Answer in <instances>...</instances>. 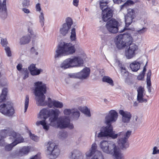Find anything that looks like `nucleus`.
I'll return each mask as SVG.
<instances>
[{
	"label": "nucleus",
	"mask_w": 159,
	"mask_h": 159,
	"mask_svg": "<svg viewBox=\"0 0 159 159\" xmlns=\"http://www.w3.org/2000/svg\"><path fill=\"white\" fill-rule=\"evenodd\" d=\"M67 125L66 128H67L70 129H72L74 128L73 124L70 123V120L69 119L67 123Z\"/></svg>",
	"instance_id": "obj_49"
},
{
	"label": "nucleus",
	"mask_w": 159,
	"mask_h": 159,
	"mask_svg": "<svg viewBox=\"0 0 159 159\" xmlns=\"http://www.w3.org/2000/svg\"><path fill=\"white\" fill-rule=\"evenodd\" d=\"M133 40L130 34L127 33L120 34L116 37L114 42L116 48L118 49H122L127 47L129 42Z\"/></svg>",
	"instance_id": "obj_5"
},
{
	"label": "nucleus",
	"mask_w": 159,
	"mask_h": 159,
	"mask_svg": "<svg viewBox=\"0 0 159 159\" xmlns=\"http://www.w3.org/2000/svg\"><path fill=\"white\" fill-rule=\"evenodd\" d=\"M28 32L30 34V37L31 38H33L34 39H35L36 37V35L34 34V32H33L32 28H28Z\"/></svg>",
	"instance_id": "obj_44"
},
{
	"label": "nucleus",
	"mask_w": 159,
	"mask_h": 159,
	"mask_svg": "<svg viewBox=\"0 0 159 159\" xmlns=\"http://www.w3.org/2000/svg\"><path fill=\"white\" fill-rule=\"evenodd\" d=\"M36 68L35 64H32L29 66L28 67V69L29 70L30 72L31 70L35 69Z\"/></svg>",
	"instance_id": "obj_59"
},
{
	"label": "nucleus",
	"mask_w": 159,
	"mask_h": 159,
	"mask_svg": "<svg viewBox=\"0 0 159 159\" xmlns=\"http://www.w3.org/2000/svg\"><path fill=\"white\" fill-rule=\"evenodd\" d=\"M132 42H129L128 43L127 47L129 46L128 49L125 51V56L127 59L132 58L136 55L135 52L138 49V46L135 43H132Z\"/></svg>",
	"instance_id": "obj_12"
},
{
	"label": "nucleus",
	"mask_w": 159,
	"mask_h": 159,
	"mask_svg": "<svg viewBox=\"0 0 159 159\" xmlns=\"http://www.w3.org/2000/svg\"><path fill=\"white\" fill-rule=\"evenodd\" d=\"M109 3V2L107 1H105L104 0H101L100 1L99 4L100 8L102 10H103V8L104 7H107V4Z\"/></svg>",
	"instance_id": "obj_36"
},
{
	"label": "nucleus",
	"mask_w": 159,
	"mask_h": 159,
	"mask_svg": "<svg viewBox=\"0 0 159 159\" xmlns=\"http://www.w3.org/2000/svg\"><path fill=\"white\" fill-rule=\"evenodd\" d=\"M120 26L119 22L116 19L111 18L107 21L106 27L108 31L112 34L119 32V27ZM120 31H119L120 32Z\"/></svg>",
	"instance_id": "obj_8"
},
{
	"label": "nucleus",
	"mask_w": 159,
	"mask_h": 159,
	"mask_svg": "<svg viewBox=\"0 0 159 159\" xmlns=\"http://www.w3.org/2000/svg\"><path fill=\"white\" fill-rule=\"evenodd\" d=\"M29 102V98L28 95H26L25 97V111L24 112L26 111L28 108Z\"/></svg>",
	"instance_id": "obj_39"
},
{
	"label": "nucleus",
	"mask_w": 159,
	"mask_h": 159,
	"mask_svg": "<svg viewBox=\"0 0 159 159\" xmlns=\"http://www.w3.org/2000/svg\"><path fill=\"white\" fill-rule=\"evenodd\" d=\"M30 148L29 146H24L19 150V152L20 156L27 154L29 152Z\"/></svg>",
	"instance_id": "obj_28"
},
{
	"label": "nucleus",
	"mask_w": 159,
	"mask_h": 159,
	"mask_svg": "<svg viewBox=\"0 0 159 159\" xmlns=\"http://www.w3.org/2000/svg\"><path fill=\"white\" fill-rule=\"evenodd\" d=\"M11 131L7 129H3L0 131V136L2 138H5L8 136H9V133Z\"/></svg>",
	"instance_id": "obj_30"
},
{
	"label": "nucleus",
	"mask_w": 159,
	"mask_h": 159,
	"mask_svg": "<svg viewBox=\"0 0 159 159\" xmlns=\"http://www.w3.org/2000/svg\"><path fill=\"white\" fill-rule=\"evenodd\" d=\"M30 137L32 140L35 141H37V137L35 136L34 134H32L31 132L30 133Z\"/></svg>",
	"instance_id": "obj_55"
},
{
	"label": "nucleus",
	"mask_w": 159,
	"mask_h": 159,
	"mask_svg": "<svg viewBox=\"0 0 159 159\" xmlns=\"http://www.w3.org/2000/svg\"><path fill=\"white\" fill-rule=\"evenodd\" d=\"M118 116V113L116 110H111L105 117V123L107 125L102 126L98 133H97V132H96V138L102 139L105 138H110L115 139L117 138L118 136L124 135V132L123 131L115 134V131H113L111 124L116 121Z\"/></svg>",
	"instance_id": "obj_1"
},
{
	"label": "nucleus",
	"mask_w": 159,
	"mask_h": 159,
	"mask_svg": "<svg viewBox=\"0 0 159 159\" xmlns=\"http://www.w3.org/2000/svg\"><path fill=\"white\" fill-rule=\"evenodd\" d=\"M31 37L29 35L24 36L20 39V43L21 45L28 43L30 41Z\"/></svg>",
	"instance_id": "obj_27"
},
{
	"label": "nucleus",
	"mask_w": 159,
	"mask_h": 159,
	"mask_svg": "<svg viewBox=\"0 0 159 159\" xmlns=\"http://www.w3.org/2000/svg\"><path fill=\"white\" fill-rule=\"evenodd\" d=\"M39 22L42 27L44 25V18L43 12H41L39 16Z\"/></svg>",
	"instance_id": "obj_37"
},
{
	"label": "nucleus",
	"mask_w": 159,
	"mask_h": 159,
	"mask_svg": "<svg viewBox=\"0 0 159 159\" xmlns=\"http://www.w3.org/2000/svg\"><path fill=\"white\" fill-rule=\"evenodd\" d=\"M83 64L82 59L79 56H74L72 58H69L65 60L61 64V68L66 69L71 68L80 67Z\"/></svg>",
	"instance_id": "obj_6"
},
{
	"label": "nucleus",
	"mask_w": 159,
	"mask_h": 159,
	"mask_svg": "<svg viewBox=\"0 0 159 159\" xmlns=\"http://www.w3.org/2000/svg\"><path fill=\"white\" fill-rule=\"evenodd\" d=\"M72 114L74 119L77 120L80 115V113L78 111H75L73 110Z\"/></svg>",
	"instance_id": "obj_38"
},
{
	"label": "nucleus",
	"mask_w": 159,
	"mask_h": 159,
	"mask_svg": "<svg viewBox=\"0 0 159 159\" xmlns=\"http://www.w3.org/2000/svg\"><path fill=\"white\" fill-rule=\"evenodd\" d=\"M34 85V94L36 96L37 104L38 105H46V102L43 103L46 98L44 94L46 93L47 91L46 84L42 81H38L35 83Z\"/></svg>",
	"instance_id": "obj_4"
},
{
	"label": "nucleus",
	"mask_w": 159,
	"mask_h": 159,
	"mask_svg": "<svg viewBox=\"0 0 159 159\" xmlns=\"http://www.w3.org/2000/svg\"><path fill=\"white\" fill-rule=\"evenodd\" d=\"M147 88L148 90V92L149 93H150L151 92V83L149 82V84H148V83H147Z\"/></svg>",
	"instance_id": "obj_64"
},
{
	"label": "nucleus",
	"mask_w": 159,
	"mask_h": 159,
	"mask_svg": "<svg viewBox=\"0 0 159 159\" xmlns=\"http://www.w3.org/2000/svg\"><path fill=\"white\" fill-rule=\"evenodd\" d=\"M4 138L1 137L0 138V146L1 147H4L6 145Z\"/></svg>",
	"instance_id": "obj_57"
},
{
	"label": "nucleus",
	"mask_w": 159,
	"mask_h": 159,
	"mask_svg": "<svg viewBox=\"0 0 159 159\" xmlns=\"http://www.w3.org/2000/svg\"><path fill=\"white\" fill-rule=\"evenodd\" d=\"M8 92L7 88H4L2 90V93L0 96V103L5 101Z\"/></svg>",
	"instance_id": "obj_26"
},
{
	"label": "nucleus",
	"mask_w": 159,
	"mask_h": 159,
	"mask_svg": "<svg viewBox=\"0 0 159 159\" xmlns=\"http://www.w3.org/2000/svg\"><path fill=\"white\" fill-rule=\"evenodd\" d=\"M147 30V29L146 28L143 27L142 29L138 31V32L140 34H143Z\"/></svg>",
	"instance_id": "obj_61"
},
{
	"label": "nucleus",
	"mask_w": 159,
	"mask_h": 159,
	"mask_svg": "<svg viewBox=\"0 0 159 159\" xmlns=\"http://www.w3.org/2000/svg\"><path fill=\"white\" fill-rule=\"evenodd\" d=\"M99 146L104 152L108 154H112L113 152V155L116 159H125L123 154L121 153L120 149L113 142H109L103 140L100 142Z\"/></svg>",
	"instance_id": "obj_2"
},
{
	"label": "nucleus",
	"mask_w": 159,
	"mask_h": 159,
	"mask_svg": "<svg viewBox=\"0 0 159 159\" xmlns=\"http://www.w3.org/2000/svg\"><path fill=\"white\" fill-rule=\"evenodd\" d=\"M131 134V131H128L126 132L125 134L124 135V137L123 138L128 140V138L130 136Z\"/></svg>",
	"instance_id": "obj_53"
},
{
	"label": "nucleus",
	"mask_w": 159,
	"mask_h": 159,
	"mask_svg": "<svg viewBox=\"0 0 159 159\" xmlns=\"http://www.w3.org/2000/svg\"><path fill=\"white\" fill-rule=\"evenodd\" d=\"M21 73L24 74L23 78L24 80H25L29 77V72L26 68H23Z\"/></svg>",
	"instance_id": "obj_40"
},
{
	"label": "nucleus",
	"mask_w": 159,
	"mask_h": 159,
	"mask_svg": "<svg viewBox=\"0 0 159 159\" xmlns=\"http://www.w3.org/2000/svg\"><path fill=\"white\" fill-rule=\"evenodd\" d=\"M90 72V69L89 68L86 67L80 72L70 74H68V75L70 78H72L85 79L89 76Z\"/></svg>",
	"instance_id": "obj_11"
},
{
	"label": "nucleus",
	"mask_w": 159,
	"mask_h": 159,
	"mask_svg": "<svg viewBox=\"0 0 159 159\" xmlns=\"http://www.w3.org/2000/svg\"><path fill=\"white\" fill-rule=\"evenodd\" d=\"M136 17L135 11L132 9L129 11L127 14L125 16V26L122 30L120 31V33H122L124 31L129 30L130 29L128 27L133 21V20Z\"/></svg>",
	"instance_id": "obj_10"
},
{
	"label": "nucleus",
	"mask_w": 159,
	"mask_h": 159,
	"mask_svg": "<svg viewBox=\"0 0 159 159\" xmlns=\"http://www.w3.org/2000/svg\"><path fill=\"white\" fill-rule=\"evenodd\" d=\"M53 102H48L47 101H44L43 102V103H45V102H46L47 104L46 105H38L39 106H46L47 105H48V106L49 107V108H52V106H53Z\"/></svg>",
	"instance_id": "obj_51"
},
{
	"label": "nucleus",
	"mask_w": 159,
	"mask_h": 159,
	"mask_svg": "<svg viewBox=\"0 0 159 159\" xmlns=\"http://www.w3.org/2000/svg\"><path fill=\"white\" fill-rule=\"evenodd\" d=\"M119 113L122 116V119L123 123H127L129 122L132 117V115L129 112L120 110Z\"/></svg>",
	"instance_id": "obj_18"
},
{
	"label": "nucleus",
	"mask_w": 159,
	"mask_h": 159,
	"mask_svg": "<svg viewBox=\"0 0 159 159\" xmlns=\"http://www.w3.org/2000/svg\"><path fill=\"white\" fill-rule=\"evenodd\" d=\"M126 0H113L114 3L115 4H119L122 2H124Z\"/></svg>",
	"instance_id": "obj_62"
},
{
	"label": "nucleus",
	"mask_w": 159,
	"mask_h": 159,
	"mask_svg": "<svg viewBox=\"0 0 159 159\" xmlns=\"http://www.w3.org/2000/svg\"><path fill=\"white\" fill-rule=\"evenodd\" d=\"M70 38L72 41H75L76 39L75 29V28H73L71 29Z\"/></svg>",
	"instance_id": "obj_33"
},
{
	"label": "nucleus",
	"mask_w": 159,
	"mask_h": 159,
	"mask_svg": "<svg viewBox=\"0 0 159 159\" xmlns=\"http://www.w3.org/2000/svg\"><path fill=\"white\" fill-rule=\"evenodd\" d=\"M121 75L125 77H127L129 75V72L126 69L121 71Z\"/></svg>",
	"instance_id": "obj_50"
},
{
	"label": "nucleus",
	"mask_w": 159,
	"mask_h": 159,
	"mask_svg": "<svg viewBox=\"0 0 159 159\" xmlns=\"http://www.w3.org/2000/svg\"><path fill=\"white\" fill-rule=\"evenodd\" d=\"M53 106L57 108H62L63 105V103L59 101L54 100L53 102Z\"/></svg>",
	"instance_id": "obj_32"
},
{
	"label": "nucleus",
	"mask_w": 159,
	"mask_h": 159,
	"mask_svg": "<svg viewBox=\"0 0 159 159\" xmlns=\"http://www.w3.org/2000/svg\"><path fill=\"white\" fill-rule=\"evenodd\" d=\"M151 71L150 70H148V73L147 75V83H148L149 84V82H151Z\"/></svg>",
	"instance_id": "obj_43"
},
{
	"label": "nucleus",
	"mask_w": 159,
	"mask_h": 159,
	"mask_svg": "<svg viewBox=\"0 0 159 159\" xmlns=\"http://www.w3.org/2000/svg\"><path fill=\"white\" fill-rule=\"evenodd\" d=\"M59 134V136L61 138H65L67 136L66 132L64 131H60Z\"/></svg>",
	"instance_id": "obj_52"
},
{
	"label": "nucleus",
	"mask_w": 159,
	"mask_h": 159,
	"mask_svg": "<svg viewBox=\"0 0 159 159\" xmlns=\"http://www.w3.org/2000/svg\"><path fill=\"white\" fill-rule=\"evenodd\" d=\"M1 43L2 46L4 47H6L8 43V42L7 41V39H1Z\"/></svg>",
	"instance_id": "obj_46"
},
{
	"label": "nucleus",
	"mask_w": 159,
	"mask_h": 159,
	"mask_svg": "<svg viewBox=\"0 0 159 159\" xmlns=\"http://www.w3.org/2000/svg\"><path fill=\"white\" fill-rule=\"evenodd\" d=\"M22 66L21 64H19L16 66V68L17 70L19 71L21 73L22 71V69L23 68H22Z\"/></svg>",
	"instance_id": "obj_60"
},
{
	"label": "nucleus",
	"mask_w": 159,
	"mask_h": 159,
	"mask_svg": "<svg viewBox=\"0 0 159 159\" xmlns=\"http://www.w3.org/2000/svg\"><path fill=\"white\" fill-rule=\"evenodd\" d=\"M97 149V146L95 143L92 145L91 148L89 151L86 153V155L87 157H90L95 153Z\"/></svg>",
	"instance_id": "obj_25"
},
{
	"label": "nucleus",
	"mask_w": 159,
	"mask_h": 159,
	"mask_svg": "<svg viewBox=\"0 0 159 159\" xmlns=\"http://www.w3.org/2000/svg\"><path fill=\"white\" fill-rule=\"evenodd\" d=\"M49 125H50L49 124H48L47 122L46 121L43 126V129L46 131L48 130L49 128Z\"/></svg>",
	"instance_id": "obj_56"
},
{
	"label": "nucleus",
	"mask_w": 159,
	"mask_h": 159,
	"mask_svg": "<svg viewBox=\"0 0 159 159\" xmlns=\"http://www.w3.org/2000/svg\"><path fill=\"white\" fill-rule=\"evenodd\" d=\"M138 94L137 96V100L139 103L146 102L147 100L143 98L144 95L143 92L144 91V88L142 87L139 86L137 89Z\"/></svg>",
	"instance_id": "obj_19"
},
{
	"label": "nucleus",
	"mask_w": 159,
	"mask_h": 159,
	"mask_svg": "<svg viewBox=\"0 0 159 159\" xmlns=\"http://www.w3.org/2000/svg\"><path fill=\"white\" fill-rule=\"evenodd\" d=\"M73 109H65L63 111L64 115H69L72 114Z\"/></svg>",
	"instance_id": "obj_47"
},
{
	"label": "nucleus",
	"mask_w": 159,
	"mask_h": 159,
	"mask_svg": "<svg viewBox=\"0 0 159 159\" xmlns=\"http://www.w3.org/2000/svg\"><path fill=\"white\" fill-rule=\"evenodd\" d=\"M36 9L37 11H40L41 9V8L40 4L39 3H38L36 5Z\"/></svg>",
	"instance_id": "obj_63"
},
{
	"label": "nucleus",
	"mask_w": 159,
	"mask_h": 159,
	"mask_svg": "<svg viewBox=\"0 0 159 159\" xmlns=\"http://www.w3.org/2000/svg\"><path fill=\"white\" fill-rule=\"evenodd\" d=\"M43 114L46 116L45 119L50 117L49 120L50 122V125H55L53 123L59 118L58 116L60 113V111L57 109H50L48 108H43L42 110Z\"/></svg>",
	"instance_id": "obj_7"
},
{
	"label": "nucleus",
	"mask_w": 159,
	"mask_h": 159,
	"mask_svg": "<svg viewBox=\"0 0 159 159\" xmlns=\"http://www.w3.org/2000/svg\"><path fill=\"white\" fill-rule=\"evenodd\" d=\"M43 71V70L41 69H38L36 68L33 70H32L30 71V73L32 75L35 76L39 75L41 72Z\"/></svg>",
	"instance_id": "obj_31"
},
{
	"label": "nucleus",
	"mask_w": 159,
	"mask_h": 159,
	"mask_svg": "<svg viewBox=\"0 0 159 159\" xmlns=\"http://www.w3.org/2000/svg\"><path fill=\"white\" fill-rule=\"evenodd\" d=\"M5 47V50L7 53V56L8 57L11 56V53L10 47L8 46H6Z\"/></svg>",
	"instance_id": "obj_45"
},
{
	"label": "nucleus",
	"mask_w": 159,
	"mask_h": 159,
	"mask_svg": "<svg viewBox=\"0 0 159 159\" xmlns=\"http://www.w3.org/2000/svg\"><path fill=\"white\" fill-rule=\"evenodd\" d=\"M0 112L5 116H12L14 113L12 104L8 102L7 104L3 103L0 105Z\"/></svg>",
	"instance_id": "obj_9"
},
{
	"label": "nucleus",
	"mask_w": 159,
	"mask_h": 159,
	"mask_svg": "<svg viewBox=\"0 0 159 159\" xmlns=\"http://www.w3.org/2000/svg\"><path fill=\"white\" fill-rule=\"evenodd\" d=\"M71 158L72 159H83L82 153L79 150L75 149L71 152Z\"/></svg>",
	"instance_id": "obj_23"
},
{
	"label": "nucleus",
	"mask_w": 159,
	"mask_h": 159,
	"mask_svg": "<svg viewBox=\"0 0 159 159\" xmlns=\"http://www.w3.org/2000/svg\"><path fill=\"white\" fill-rule=\"evenodd\" d=\"M143 63V61H139L138 59L130 64V67L133 71L136 72L139 69L140 66Z\"/></svg>",
	"instance_id": "obj_22"
},
{
	"label": "nucleus",
	"mask_w": 159,
	"mask_h": 159,
	"mask_svg": "<svg viewBox=\"0 0 159 159\" xmlns=\"http://www.w3.org/2000/svg\"><path fill=\"white\" fill-rule=\"evenodd\" d=\"M42 112V110H41L38 116V118L41 119H43V120L37 121L36 125L37 126H39L40 125L43 126L44 123H45V122L46 121V120L47 119H45L46 116L43 115V112Z\"/></svg>",
	"instance_id": "obj_24"
},
{
	"label": "nucleus",
	"mask_w": 159,
	"mask_h": 159,
	"mask_svg": "<svg viewBox=\"0 0 159 159\" xmlns=\"http://www.w3.org/2000/svg\"><path fill=\"white\" fill-rule=\"evenodd\" d=\"M102 81L104 82H106L112 86L114 85L112 79L108 76H104L102 78Z\"/></svg>",
	"instance_id": "obj_29"
},
{
	"label": "nucleus",
	"mask_w": 159,
	"mask_h": 159,
	"mask_svg": "<svg viewBox=\"0 0 159 159\" xmlns=\"http://www.w3.org/2000/svg\"><path fill=\"white\" fill-rule=\"evenodd\" d=\"M22 4L23 7H28L30 5V1L29 0H24Z\"/></svg>",
	"instance_id": "obj_48"
},
{
	"label": "nucleus",
	"mask_w": 159,
	"mask_h": 159,
	"mask_svg": "<svg viewBox=\"0 0 159 159\" xmlns=\"http://www.w3.org/2000/svg\"><path fill=\"white\" fill-rule=\"evenodd\" d=\"M20 156V155L19 152V151H16L11 153L10 155V157L12 158H16Z\"/></svg>",
	"instance_id": "obj_42"
},
{
	"label": "nucleus",
	"mask_w": 159,
	"mask_h": 159,
	"mask_svg": "<svg viewBox=\"0 0 159 159\" xmlns=\"http://www.w3.org/2000/svg\"><path fill=\"white\" fill-rule=\"evenodd\" d=\"M49 146L47 147V150L49 152V154L52 156L53 159H55L59 155L60 150L58 148V146L55 145V143L50 142L48 143Z\"/></svg>",
	"instance_id": "obj_14"
},
{
	"label": "nucleus",
	"mask_w": 159,
	"mask_h": 159,
	"mask_svg": "<svg viewBox=\"0 0 159 159\" xmlns=\"http://www.w3.org/2000/svg\"><path fill=\"white\" fill-rule=\"evenodd\" d=\"M6 0H3V2L0 4V16L3 19H5L7 17V9L6 5Z\"/></svg>",
	"instance_id": "obj_20"
},
{
	"label": "nucleus",
	"mask_w": 159,
	"mask_h": 159,
	"mask_svg": "<svg viewBox=\"0 0 159 159\" xmlns=\"http://www.w3.org/2000/svg\"><path fill=\"white\" fill-rule=\"evenodd\" d=\"M145 74H142L141 72H140L138 76L137 79L138 80H143Z\"/></svg>",
	"instance_id": "obj_54"
},
{
	"label": "nucleus",
	"mask_w": 159,
	"mask_h": 159,
	"mask_svg": "<svg viewBox=\"0 0 159 159\" xmlns=\"http://www.w3.org/2000/svg\"><path fill=\"white\" fill-rule=\"evenodd\" d=\"M113 14L114 10L110 7L107 6L102 11V20L104 22H107L113 17Z\"/></svg>",
	"instance_id": "obj_15"
},
{
	"label": "nucleus",
	"mask_w": 159,
	"mask_h": 159,
	"mask_svg": "<svg viewBox=\"0 0 159 159\" xmlns=\"http://www.w3.org/2000/svg\"><path fill=\"white\" fill-rule=\"evenodd\" d=\"M128 140L125 138H121L118 139V144L120 148L123 150H125L129 147V144Z\"/></svg>",
	"instance_id": "obj_21"
},
{
	"label": "nucleus",
	"mask_w": 159,
	"mask_h": 159,
	"mask_svg": "<svg viewBox=\"0 0 159 159\" xmlns=\"http://www.w3.org/2000/svg\"><path fill=\"white\" fill-rule=\"evenodd\" d=\"M15 146V145H14V144L13 143V142L7 145H5L4 146L5 147V150L6 151H9L11 150L12 148Z\"/></svg>",
	"instance_id": "obj_41"
},
{
	"label": "nucleus",
	"mask_w": 159,
	"mask_h": 159,
	"mask_svg": "<svg viewBox=\"0 0 159 159\" xmlns=\"http://www.w3.org/2000/svg\"><path fill=\"white\" fill-rule=\"evenodd\" d=\"M72 24L73 21L72 19L70 17H67L66 19V23L62 25V27L60 29L59 32L60 34L63 36H66Z\"/></svg>",
	"instance_id": "obj_13"
},
{
	"label": "nucleus",
	"mask_w": 159,
	"mask_h": 159,
	"mask_svg": "<svg viewBox=\"0 0 159 159\" xmlns=\"http://www.w3.org/2000/svg\"><path fill=\"white\" fill-rule=\"evenodd\" d=\"M76 51L75 45L71 43L61 42L57 46L54 58L56 59L63 56L72 55Z\"/></svg>",
	"instance_id": "obj_3"
},
{
	"label": "nucleus",
	"mask_w": 159,
	"mask_h": 159,
	"mask_svg": "<svg viewBox=\"0 0 159 159\" xmlns=\"http://www.w3.org/2000/svg\"><path fill=\"white\" fill-rule=\"evenodd\" d=\"M81 111L87 116L90 117L91 116L90 110L87 107L83 108L81 110Z\"/></svg>",
	"instance_id": "obj_35"
},
{
	"label": "nucleus",
	"mask_w": 159,
	"mask_h": 159,
	"mask_svg": "<svg viewBox=\"0 0 159 159\" xmlns=\"http://www.w3.org/2000/svg\"><path fill=\"white\" fill-rule=\"evenodd\" d=\"M152 154L153 155L159 154V149H157V147H154L153 148V151Z\"/></svg>",
	"instance_id": "obj_58"
},
{
	"label": "nucleus",
	"mask_w": 159,
	"mask_h": 159,
	"mask_svg": "<svg viewBox=\"0 0 159 159\" xmlns=\"http://www.w3.org/2000/svg\"><path fill=\"white\" fill-rule=\"evenodd\" d=\"M134 2L131 0H129L126 1L123 4L120 6L121 9L125 7H127L134 4Z\"/></svg>",
	"instance_id": "obj_34"
},
{
	"label": "nucleus",
	"mask_w": 159,
	"mask_h": 159,
	"mask_svg": "<svg viewBox=\"0 0 159 159\" xmlns=\"http://www.w3.org/2000/svg\"><path fill=\"white\" fill-rule=\"evenodd\" d=\"M9 136H11L10 138L12 137L15 139L13 142L14 145L16 146L17 144L24 142V139L21 135L13 130H11L10 132Z\"/></svg>",
	"instance_id": "obj_17"
},
{
	"label": "nucleus",
	"mask_w": 159,
	"mask_h": 159,
	"mask_svg": "<svg viewBox=\"0 0 159 159\" xmlns=\"http://www.w3.org/2000/svg\"><path fill=\"white\" fill-rule=\"evenodd\" d=\"M68 118L66 117H59L58 119L56 122L53 123L55 125H51L56 128H59L60 129H64L66 128L67 123L68 120Z\"/></svg>",
	"instance_id": "obj_16"
}]
</instances>
